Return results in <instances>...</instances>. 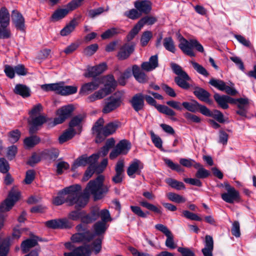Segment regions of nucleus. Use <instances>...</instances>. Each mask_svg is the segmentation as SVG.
I'll use <instances>...</instances> for the list:
<instances>
[{"instance_id":"nucleus-1","label":"nucleus","mask_w":256,"mask_h":256,"mask_svg":"<svg viewBox=\"0 0 256 256\" xmlns=\"http://www.w3.org/2000/svg\"><path fill=\"white\" fill-rule=\"evenodd\" d=\"M104 180L103 175H99L94 180L90 181L84 194H82L81 186L78 184L66 188L54 198L53 204L60 206L66 202L70 206L74 205L76 209L82 208L88 203V197L86 195L91 194L95 200H99L108 192L110 186L103 184Z\"/></svg>"},{"instance_id":"nucleus-2","label":"nucleus","mask_w":256,"mask_h":256,"mask_svg":"<svg viewBox=\"0 0 256 256\" xmlns=\"http://www.w3.org/2000/svg\"><path fill=\"white\" fill-rule=\"evenodd\" d=\"M102 84H104V87L88 98V100L90 102L102 99L110 94L116 87L117 82L112 75L98 78L92 82L82 85L80 92L82 94L87 95L98 88Z\"/></svg>"},{"instance_id":"nucleus-3","label":"nucleus","mask_w":256,"mask_h":256,"mask_svg":"<svg viewBox=\"0 0 256 256\" xmlns=\"http://www.w3.org/2000/svg\"><path fill=\"white\" fill-rule=\"evenodd\" d=\"M102 250V238H96L92 244L91 246L84 244L78 246L70 252H64V256H90L91 251L95 254L99 253Z\"/></svg>"},{"instance_id":"nucleus-4","label":"nucleus","mask_w":256,"mask_h":256,"mask_svg":"<svg viewBox=\"0 0 256 256\" xmlns=\"http://www.w3.org/2000/svg\"><path fill=\"white\" fill-rule=\"evenodd\" d=\"M180 44L178 47L185 54L190 56H194L195 54L193 51V48L201 52H204V49L202 46L196 39L186 40L182 36H178Z\"/></svg>"},{"instance_id":"nucleus-5","label":"nucleus","mask_w":256,"mask_h":256,"mask_svg":"<svg viewBox=\"0 0 256 256\" xmlns=\"http://www.w3.org/2000/svg\"><path fill=\"white\" fill-rule=\"evenodd\" d=\"M104 120L102 118H100L95 123L92 127L94 133H96L98 138L101 136H107L113 134L118 128V122H110L104 126H103Z\"/></svg>"},{"instance_id":"nucleus-6","label":"nucleus","mask_w":256,"mask_h":256,"mask_svg":"<svg viewBox=\"0 0 256 256\" xmlns=\"http://www.w3.org/2000/svg\"><path fill=\"white\" fill-rule=\"evenodd\" d=\"M124 99V92H116L105 100L102 112L104 114L110 113L118 108Z\"/></svg>"},{"instance_id":"nucleus-7","label":"nucleus","mask_w":256,"mask_h":256,"mask_svg":"<svg viewBox=\"0 0 256 256\" xmlns=\"http://www.w3.org/2000/svg\"><path fill=\"white\" fill-rule=\"evenodd\" d=\"M76 228L78 232L72 236L71 240L72 242H90L94 238V234L88 230L86 225L79 224Z\"/></svg>"},{"instance_id":"nucleus-8","label":"nucleus","mask_w":256,"mask_h":256,"mask_svg":"<svg viewBox=\"0 0 256 256\" xmlns=\"http://www.w3.org/2000/svg\"><path fill=\"white\" fill-rule=\"evenodd\" d=\"M78 6V2L76 0H72L69 2L64 8L56 10L52 16V20L56 22L62 19L66 16L70 12L73 10Z\"/></svg>"},{"instance_id":"nucleus-9","label":"nucleus","mask_w":256,"mask_h":256,"mask_svg":"<svg viewBox=\"0 0 256 256\" xmlns=\"http://www.w3.org/2000/svg\"><path fill=\"white\" fill-rule=\"evenodd\" d=\"M99 158L98 154H93L88 157L86 155H82L78 158L72 166V170L74 171L79 166H84L87 164L90 165L96 163Z\"/></svg>"},{"instance_id":"nucleus-10","label":"nucleus","mask_w":256,"mask_h":256,"mask_svg":"<svg viewBox=\"0 0 256 256\" xmlns=\"http://www.w3.org/2000/svg\"><path fill=\"white\" fill-rule=\"evenodd\" d=\"M20 198V192L12 189L9 193L8 198L0 204V212L10 210Z\"/></svg>"},{"instance_id":"nucleus-11","label":"nucleus","mask_w":256,"mask_h":256,"mask_svg":"<svg viewBox=\"0 0 256 256\" xmlns=\"http://www.w3.org/2000/svg\"><path fill=\"white\" fill-rule=\"evenodd\" d=\"M74 110L72 105H67L62 107L56 111L57 117L54 120V124H58L62 123L69 118Z\"/></svg>"},{"instance_id":"nucleus-12","label":"nucleus","mask_w":256,"mask_h":256,"mask_svg":"<svg viewBox=\"0 0 256 256\" xmlns=\"http://www.w3.org/2000/svg\"><path fill=\"white\" fill-rule=\"evenodd\" d=\"M209 84L220 90L225 91L228 94L234 96L237 94V91L234 88L227 86L221 80L212 78L210 80Z\"/></svg>"},{"instance_id":"nucleus-13","label":"nucleus","mask_w":256,"mask_h":256,"mask_svg":"<svg viewBox=\"0 0 256 256\" xmlns=\"http://www.w3.org/2000/svg\"><path fill=\"white\" fill-rule=\"evenodd\" d=\"M30 127L29 132L30 134L35 133L38 130V127L41 126L46 122V118L44 116L30 117L28 121Z\"/></svg>"},{"instance_id":"nucleus-14","label":"nucleus","mask_w":256,"mask_h":256,"mask_svg":"<svg viewBox=\"0 0 256 256\" xmlns=\"http://www.w3.org/2000/svg\"><path fill=\"white\" fill-rule=\"evenodd\" d=\"M144 168L143 164L138 159H134L127 169L128 175L132 178H134V174H140Z\"/></svg>"},{"instance_id":"nucleus-15","label":"nucleus","mask_w":256,"mask_h":256,"mask_svg":"<svg viewBox=\"0 0 256 256\" xmlns=\"http://www.w3.org/2000/svg\"><path fill=\"white\" fill-rule=\"evenodd\" d=\"M80 18L81 16L74 17L61 30L60 34L62 36H66L74 31L76 26L78 24Z\"/></svg>"},{"instance_id":"nucleus-16","label":"nucleus","mask_w":256,"mask_h":256,"mask_svg":"<svg viewBox=\"0 0 256 256\" xmlns=\"http://www.w3.org/2000/svg\"><path fill=\"white\" fill-rule=\"evenodd\" d=\"M222 200L226 202L232 204L235 202H239L240 196L239 192L236 190L227 191L221 194Z\"/></svg>"},{"instance_id":"nucleus-17","label":"nucleus","mask_w":256,"mask_h":256,"mask_svg":"<svg viewBox=\"0 0 256 256\" xmlns=\"http://www.w3.org/2000/svg\"><path fill=\"white\" fill-rule=\"evenodd\" d=\"M106 69L105 63L88 68V72L84 74L86 77H95L104 72Z\"/></svg>"},{"instance_id":"nucleus-18","label":"nucleus","mask_w":256,"mask_h":256,"mask_svg":"<svg viewBox=\"0 0 256 256\" xmlns=\"http://www.w3.org/2000/svg\"><path fill=\"white\" fill-rule=\"evenodd\" d=\"M130 102L136 112L142 110L144 106V95L141 93L136 94L132 98Z\"/></svg>"},{"instance_id":"nucleus-19","label":"nucleus","mask_w":256,"mask_h":256,"mask_svg":"<svg viewBox=\"0 0 256 256\" xmlns=\"http://www.w3.org/2000/svg\"><path fill=\"white\" fill-rule=\"evenodd\" d=\"M158 66V56L157 55H154L150 57L148 62H142L141 68L144 70L150 72L154 70Z\"/></svg>"},{"instance_id":"nucleus-20","label":"nucleus","mask_w":256,"mask_h":256,"mask_svg":"<svg viewBox=\"0 0 256 256\" xmlns=\"http://www.w3.org/2000/svg\"><path fill=\"white\" fill-rule=\"evenodd\" d=\"M248 104L249 100L247 98H238L236 106L238 110L236 111V114L242 116H246Z\"/></svg>"},{"instance_id":"nucleus-21","label":"nucleus","mask_w":256,"mask_h":256,"mask_svg":"<svg viewBox=\"0 0 256 256\" xmlns=\"http://www.w3.org/2000/svg\"><path fill=\"white\" fill-rule=\"evenodd\" d=\"M191 80L190 78L186 73H184L183 75L176 76L174 82L180 88L188 90L190 87L189 81Z\"/></svg>"},{"instance_id":"nucleus-22","label":"nucleus","mask_w":256,"mask_h":256,"mask_svg":"<svg viewBox=\"0 0 256 256\" xmlns=\"http://www.w3.org/2000/svg\"><path fill=\"white\" fill-rule=\"evenodd\" d=\"M12 21L16 27L21 30L24 28V20L21 14L18 11L14 10L12 14Z\"/></svg>"},{"instance_id":"nucleus-23","label":"nucleus","mask_w":256,"mask_h":256,"mask_svg":"<svg viewBox=\"0 0 256 256\" xmlns=\"http://www.w3.org/2000/svg\"><path fill=\"white\" fill-rule=\"evenodd\" d=\"M134 6L141 14H148L152 9L151 3L147 0L136 1Z\"/></svg>"},{"instance_id":"nucleus-24","label":"nucleus","mask_w":256,"mask_h":256,"mask_svg":"<svg viewBox=\"0 0 256 256\" xmlns=\"http://www.w3.org/2000/svg\"><path fill=\"white\" fill-rule=\"evenodd\" d=\"M134 51V46L126 44L122 46L118 54V58L119 60H123L127 58Z\"/></svg>"},{"instance_id":"nucleus-25","label":"nucleus","mask_w":256,"mask_h":256,"mask_svg":"<svg viewBox=\"0 0 256 256\" xmlns=\"http://www.w3.org/2000/svg\"><path fill=\"white\" fill-rule=\"evenodd\" d=\"M84 118L80 114L74 116L69 124V128L76 133H80L82 130V122Z\"/></svg>"},{"instance_id":"nucleus-26","label":"nucleus","mask_w":256,"mask_h":256,"mask_svg":"<svg viewBox=\"0 0 256 256\" xmlns=\"http://www.w3.org/2000/svg\"><path fill=\"white\" fill-rule=\"evenodd\" d=\"M132 71L134 78L140 83H145L148 80V78L140 67L135 64L132 66Z\"/></svg>"},{"instance_id":"nucleus-27","label":"nucleus","mask_w":256,"mask_h":256,"mask_svg":"<svg viewBox=\"0 0 256 256\" xmlns=\"http://www.w3.org/2000/svg\"><path fill=\"white\" fill-rule=\"evenodd\" d=\"M194 94L200 100L206 102L209 104H211L212 102L209 100L210 94L205 90L196 87L194 91Z\"/></svg>"},{"instance_id":"nucleus-28","label":"nucleus","mask_w":256,"mask_h":256,"mask_svg":"<svg viewBox=\"0 0 256 256\" xmlns=\"http://www.w3.org/2000/svg\"><path fill=\"white\" fill-rule=\"evenodd\" d=\"M99 218V212L98 210H94L92 212L88 214H86L84 212L81 218L82 224H88L92 223L93 222Z\"/></svg>"},{"instance_id":"nucleus-29","label":"nucleus","mask_w":256,"mask_h":256,"mask_svg":"<svg viewBox=\"0 0 256 256\" xmlns=\"http://www.w3.org/2000/svg\"><path fill=\"white\" fill-rule=\"evenodd\" d=\"M107 228L106 224L105 222L99 221L96 222L93 226V229L94 231V237L95 236H98V237L97 238H102V240L103 237L101 236L102 235L104 234Z\"/></svg>"},{"instance_id":"nucleus-30","label":"nucleus","mask_w":256,"mask_h":256,"mask_svg":"<svg viewBox=\"0 0 256 256\" xmlns=\"http://www.w3.org/2000/svg\"><path fill=\"white\" fill-rule=\"evenodd\" d=\"M38 244V241L36 239L29 238L22 242L21 248L23 253L28 252L30 250Z\"/></svg>"},{"instance_id":"nucleus-31","label":"nucleus","mask_w":256,"mask_h":256,"mask_svg":"<svg viewBox=\"0 0 256 256\" xmlns=\"http://www.w3.org/2000/svg\"><path fill=\"white\" fill-rule=\"evenodd\" d=\"M14 92L15 94L21 96L22 98H28L30 96V88L22 84H16L14 88Z\"/></svg>"},{"instance_id":"nucleus-32","label":"nucleus","mask_w":256,"mask_h":256,"mask_svg":"<svg viewBox=\"0 0 256 256\" xmlns=\"http://www.w3.org/2000/svg\"><path fill=\"white\" fill-rule=\"evenodd\" d=\"M10 14L8 10L2 7L0 10V24L2 26H8L10 24Z\"/></svg>"},{"instance_id":"nucleus-33","label":"nucleus","mask_w":256,"mask_h":256,"mask_svg":"<svg viewBox=\"0 0 256 256\" xmlns=\"http://www.w3.org/2000/svg\"><path fill=\"white\" fill-rule=\"evenodd\" d=\"M194 167L198 169V171L196 174V176L198 178H205L210 174V172L204 168L200 163L195 162L194 164Z\"/></svg>"},{"instance_id":"nucleus-34","label":"nucleus","mask_w":256,"mask_h":256,"mask_svg":"<svg viewBox=\"0 0 256 256\" xmlns=\"http://www.w3.org/2000/svg\"><path fill=\"white\" fill-rule=\"evenodd\" d=\"M122 154H126L131 148L130 143L127 140H120L116 146Z\"/></svg>"},{"instance_id":"nucleus-35","label":"nucleus","mask_w":256,"mask_h":256,"mask_svg":"<svg viewBox=\"0 0 256 256\" xmlns=\"http://www.w3.org/2000/svg\"><path fill=\"white\" fill-rule=\"evenodd\" d=\"M156 21V18L152 16H147L141 18L136 24L141 29L144 25H152L154 24Z\"/></svg>"},{"instance_id":"nucleus-36","label":"nucleus","mask_w":256,"mask_h":256,"mask_svg":"<svg viewBox=\"0 0 256 256\" xmlns=\"http://www.w3.org/2000/svg\"><path fill=\"white\" fill-rule=\"evenodd\" d=\"M77 134L76 132L72 130L70 128L66 130L58 138L60 144H62L67 140L72 138L74 136Z\"/></svg>"},{"instance_id":"nucleus-37","label":"nucleus","mask_w":256,"mask_h":256,"mask_svg":"<svg viewBox=\"0 0 256 256\" xmlns=\"http://www.w3.org/2000/svg\"><path fill=\"white\" fill-rule=\"evenodd\" d=\"M214 98L218 104L224 109H227L228 108L227 101V96H220L218 94H214Z\"/></svg>"},{"instance_id":"nucleus-38","label":"nucleus","mask_w":256,"mask_h":256,"mask_svg":"<svg viewBox=\"0 0 256 256\" xmlns=\"http://www.w3.org/2000/svg\"><path fill=\"white\" fill-rule=\"evenodd\" d=\"M77 87L72 86H65L64 82L62 83L60 94L66 96L72 94L76 92Z\"/></svg>"},{"instance_id":"nucleus-39","label":"nucleus","mask_w":256,"mask_h":256,"mask_svg":"<svg viewBox=\"0 0 256 256\" xmlns=\"http://www.w3.org/2000/svg\"><path fill=\"white\" fill-rule=\"evenodd\" d=\"M166 182L172 188L178 190H180L185 188L184 184L181 182H178L176 180L168 178L166 180Z\"/></svg>"},{"instance_id":"nucleus-40","label":"nucleus","mask_w":256,"mask_h":256,"mask_svg":"<svg viewBox=\"0 0 256 256\" xmlns=\"http://www.w3.org/2000/svg\"><path fill=\"white\" fill-rule=\"evenodd\" d=\"M94 172H97V170L96 169V163H94L89 166L84 174L82 180L84 182L88 180L92 176Z\"/></svg>"},{"instance_id":"nucleus-41","label":"nucleus","mask_w":256,"mask_h":256,"mask_svg":"<svg viewBox=\"0 0 256 256\" xmlns=\"http://www.w3.org/2000/svg\"><path fill=\"white\" fill-rule=\"evenodd\" d=\"M166 49L172 53H175L176 48L174 42L171 37L166 38L164 39L163 43Z\"/></svg>"},{"instance_id":"nucleus-42","label":"nucleus","mask_w":256,"mask_h":256,"mask_svg":"<svg viewBox=\"0 0 256 256\" xmlns=\"http://www.w3.org/2000/svg\"><path fill=\"white\" fill-rule=\"evenodd\" d=\"M182 105L186 110L195 112L198 110L199 104L196 101H194L192 102H184L182 103Z\"/></svg>"},{"instance_id":"nucleus-43","label":"nucleus","mask_w":256,"mask_h":256,"mask_svg":"<svg viewBox=\"0 0 256 256\" xmlns=\"http://www.w3.org/2000/svg\"><path fill=\"white\" fill-rule=\"evenodd\" d=\"M140 204L142 206L147 208L148 210L154 212L155 213L161 214L162 212L160 208L152 204L147 202L146 200H142L140 202Z\"/></svg>"},{"instance_id":"nucleus-44","label":"nucleus","mask_w":256,"mask_h":256,"mask_svg":"<svg viewBox=\"0 0 256 256\" xmlns=\"http://www.w3.org/2000/svg\"><path fill=\"white\" fill-rule=\"evenodd\" d=\"M40 141V139L38 136H33L26 138L24 140V144L26 147L32 148L38 144Z\"/></svg>"},{"instance_id":"nucleus-45","label":"nucleus","mask_w":256,"mask_h":256,"mask_svg":"<svg viewBox=\"0 0 256 256\" xmlns=\"http://www.w3.org/2000/svg\"><path fill=\"white\" fill-rule=\"evenodd\" d=\"M119 32L120 31L118 29L115 28H112L106 30L101 35V37L103 40L108 39L114 36Z\"/></svg>"},{"instance_id":"nucleus-46","label":"nucleus","mask_w":256,"mask_h":256,"mask_svg":"<svg viewBox=\"0 0 256 256\" xmlns=\"http://www.w3.org/2000/svg\"><path fill=\"white\" fill-rule=\"evenodd\" d=\"M191 64L194 68V69L200 74L203 75L205 76H208L209 75L208 72H207L206 69L202 66V65L196 62L192 61L191 62Z\"/></svg>"},{"instance_id":"nucleus-47","label":"nucleus","mask_w":256,"mask_h":256,"mask_svg":"<svg viewBox=\"0 0 256 256\" xmlns=\"http://www.w3.org/2000/svg\"><path fill=\"white\" fill-rule=\"evenodd\" d=\"M157 110L161 113L169 116H174L176 112L172 109L164 105L159 104L156 106Z\"/></svg>"},{"instance_id":"nucleus-48","label":"nucleus","mask_w":256,"mask_h":256,"mask_svg":"<svg viewBox=\"0 0 256 256\" xmlns=\"http://www.w3.org/2000/svg\"><path fill=\"white\" fill-rule=\"evenodd\" d=\"M168 198L174 202L177 203L184 202H186V199L178 194L174 192H169L167 194Z\"/></svg>"},{"instance_id":"nucleus-49","label":"nucleus","mask_w":256,"mask_h":256,"mask_svg":"<svg viewBox=\"0 0 256 256\" xmlns=\"http://www.w3.org/2000/svg\"><path fill=\"white\" fill-rule=\"evenodd\" d=\"M164 162L172 170H174L178 172H183L184 171V170L180 165L177 164H174L170 159L164 158Z\"/></svg>"},{"instance_id":"nucleus-50","label":"nucleus","mask_w":256,"mask_h":256,"mask_svg":"<svg viewBox=\"0 0 256 256\" xmlns=\"http://www.w3.org/2000/svg\"><path fill=\"white\" fill-rule=\"evenodd\" d=\"M98 49V45L96 44H92L86 47L84 50V54L87 56L94 54Z\"/></svg>"},{"instance_id":"nucleus-51","label":"nucleus","mask_w":256,"mask_h":256,"mask_svg":"<svg viewBox=\"0 0 256 256\" xmlns=\"http://www.w3.org/2000/svg\"><path fill=\"white\" fill-rule=\"evenodd\" d=\"M184 118L187 120L188 123H199L200 122L201 120L198 116L190 112H186L184 114Z\"/></svg>"},{"instance_id":"nucleus-52","label":"nucleus","mask_w":256,"mask_h":256,"mask_svg":"<svg viewBox=\"0 0 256 256\" xmlns=\"http://www.w3.org/2000/svg\"><path fill=\"white\" fill-rule=\"evenodd\" d=\"M58 228H70L73 226L72 223L66 218L58 219Z\"/></svg>"},{"instance_id":"nucleus-53","label":"nucleus","mask_w":256,"mask_h":256,"mask_svg":"<svg viewBox=\"0 0 256 256\" xmlns=\"http://www.w3.org/2000/svg\"><path fill=\"white\" fill-rule=\"evenodd\" d=\"M35 178V172L34 170H30L26 171L24 182L26 184H30Z\"/></svg>"},{"instance_id":"nucleus-54","label":"nucleus","mask_w":256,"mask_h":256,"mask_svg":"<svg viewBox=\"0 0 256 256\" xmlns=\"http://www.w3.org/2000/svg\"><path fill=\"white\" fill-rule=\"evenodd\" d=\"M130 208L134 214L141 218H146L147 216V214H149L148 212H144L141 208L138 206H131Z\"/></svg>"},{"instance_id":"nucleus-55","label":"nucleus","mask_w":256,"mask_h":256,"mask_svg":"<svg viewBox=\"0 0 256 256\" xmlns=\"http://www.w3.org/2000/svg\"><path fill=\"white\" fill-rule=\"evenodd\" d=\"M43 108L42 105L40 104H36L34 108H32L31 111L30 112V117H34L35 116H41L40 112L42 111Z\"/></svg>"},{"instance_id":"nucleus-56","label":"nucleus","mask_w":256,"mask_h":256,"mask_svg":"<svg viewBox=\"0 0 256 256\" xmlns=\"http://www.w3.org/2000/svg\"><path fill=\"white\" fill-rule=\"evenodd\" d=\"M10 170V166L8 161L4 158H0V172L6 174Z\"/></svg>"},{"instance_id":"nucleus-57","label":"nucleus","mask_w":256,"mask_h":256,"mask_svg":"<svg viewBox=\"0 0 256 256\" xmlns=\"http://www.w3.org/2000/svg\"><path fill=\"white\" fill-rule=\"evenodd\" d=\"M152 38V33L150 31L144 32L140 39V42L142 46H146L149 40Z\"/></svg>"},{"instance_id":"nucleus-58","label":"nucleus","mask_w":256,"mask_h":256,"mask_svg":"<svg viewBox=\"0 0 256 256\" xmlns=\"http://www.w3.org/2000/svg\"><path fill=\"white\" fill-rule=\"evenodd\" d=\"M126 16L132 20L137 19L142 16V14L136 8H132L126 13Z\"/></svg>"},{"instance_id":"nucleus-59","label":"nucleus","mask_w":256,"mask_h":256,"mask_svg":"<svg viewBox=\"0 0 256 256\" xmlns=\"http://www.w3.org/2000/svg\"><path fill=\"white\" fill-rule=\"evenodd\" d=\"M182 215L184 217L190 220L196 221L202 220V218L196 214L191 212L188 210H184L182 212Z\"/></svg>"},{"instance_id":"nucleus-60","label":"nucleus","mask_w":256,"mask_h":256,"mask_svg":"<svg viewBox=\"0 0 256 256\" xmlns=\"http://www.w3.org/2000/svg\"><path fill=\"white\" fill-rule=\"evenodd\" d=\"M20 136V132L17 130L10 132L9 133V140L12 143H15L18 141Z\"/></svg>"},{"instance_id":"nucleus-61","label":"nucleus","mask_w":256,"mask_h":256,"mask_svg":"<svg viewBox=\"0 0 256 256\" xmlns=\"http://www.w3.org/2000/svg\"><path fill=\"white\" fill-rule=\"evenodd\" d=\"M166 240L165 242L166 246L170 249L175 248H176V245L174 244L173 236L172 232L166 235Z\"/></svg>"},{"instance_id":"nucleus-62","label":"nucleus","mask_w":256,"mask_h":256,"mask_svg":"<svg viewBox=\"0 0 256 256\" xmlns=\"http://www.w3.org/2000/svg\"><path fill=\"white\" fill-rule=\"evenodd\" d=\"M9 251V244L7 241L0 243V256H6Z\"/></svg>"},{"instance_id":"nucleus-63","label":"nucleus","mask_w":256,"mask_h":256,"mask_svg":"<svg viewBox=\"0 0 256 256\" xmlns=\"http://www.w3.org/2000/svg\"><path fill=\"white\" fill-rule=\"evenodd\" d=\"M70 165L65 162H60L56 164V172L58 174H60L62 173L64 170L68 169Z\"/></svg>"},{"instance_id":"nucleus-64","label":"nucleus","mask_w":256,"mask_h":256,"mask_svg":"<svg viewBox=\"0 0 256 256\" xmlns=\"http://www.w3.org/2000/svg\"><path fill=\"white\" fill-rule=\"evenodd\" d=\"M178 251L180 252L182 256H195L194 252L187 248L179 247L178 248Z\"/></svg>"}]
</instances>
